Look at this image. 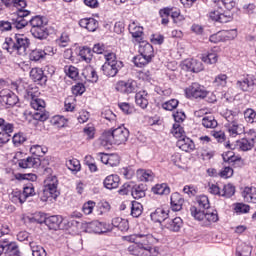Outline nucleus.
Returning <instances> with one entry per match:
<instances>
[{
  "mask_svg": "<svg viewBox=\"0 0 256 256\" xmlns=\"http://www.w3.org/2000/svg\"><path fill=\"white\" fill-rule=\"evenodd\" d=\"M227 79H229V77L227 76V74H218L213 83L217 86V87H226L227 86Z\"/></svg>",
  "mask_w": 256,
  "mask_h": 256,
  "instance_id": "nucleus-54",
  "label": "nucleus"
},
{
  "mask_svg": "<svg viewBox=\"0 0 256 256\" xmlns=\"http://www.w3.org/2000/svg\"><path fill=\"white\" fill-rule=\"evenodd\" d=\"M149 63H151V58L143 54H139L136 57H134V65L136 67H145V65H148Z\"/></svg>",
  "mask_w": 256,
  "mask_h": 256,
  "instance_id": "nucleus-44",
  "label": "nucleus"
},
{
  "mask_svg": "<svg viewBox=\"0 0 256 256\" xmlns=\"http://www.w3.org/2000/svg\"><path fill=\"white\" fill-rule=\"evenodd\" d=\"M39 165H42V167H45V165H49V160L47 159H39L35 157H28L26 159H21L18 161V166L21 169H37Z\"/></svg>",
  "mask_w": 256,
  "mask_h": 256,
  "instance_id": "nucleus-14",
  "label": "nucleus"
},
{
  "mask_svg": "<svg viewBox=\"0 0 256 256\" xmlns=\"http://www.w3.org/2000/svg\"><path fill=\"white\" fill-rule=\"evenodd\" d=\"M211 3L214 7H217V9L209 11L208 19L215 21L216 23H229V21L233 19V12H231L232 10L225 9V6L223 5H221V8H219V6L213 3V0H211ZM223 9H225V11L221 12Z\"/></svg>",
  "mask_w": 256,
  "mask_h": 256,
  "instance_id": "nucleus-7",
  "label": "nucleus"
},
{
  "mask_svg": "<svg viewBox=\"0 0 256 256\" xmlns=\"http://www.w3.org/2000/svg\"><path fill=\"white\" fill-rule=\"evenodd\" d=\"M190 211L192 217L197 219V221H203L204 219L208 221V223H217V221H219L217 210H199L197 207L192 206Z\"/></svg>",
  "mask_w": 256,
  "mask_h": 256,
  "instance_id": "nucleus-9",
  "label": "nucleus"
},
{
  "mask_svg": "<svg viewBox=\"0 0 256 256\" xmlns=\"http://www.w3.org/2000/svg\"><path fill=\"white\" fill-rule=\"evenodd\" d=\"M30 153H32V155H36V157H43V155L47 153V148L41 145H33L30 148Z\"/></svg>",
  "mask_w": 256,
  "mask_h": 256,
  "instance_id": "nucleus-52",
  "label": "nucleus"
},
{
  "mask_svg": "<svg viewBox=\"0 0 256 256\" xmlns=\"http://www.w3.org/2000/svg\"><path fill=\"white\" fill-rule=\"evenodd\" d=\"M30 77L34 81H42L43 77H45V74L41 68H32L30 71Z\"/></svg>",
  "mask_w": 256,
  "mask_h": 256,
  "instance_id": "nucleus-49",
  "label": "nucleus"
},
{
  "mask_svg": "<svg viewBox=\"0 0 256 256\" xmlns=\"http://www.w3.org/2000/svg\"><path fill=\"white\" fill-rule=\"evenodd\" d=\"M202 125L206 129H215V127H217L218 123H217V120H215V117L206 116L202 119Z\"/></svg>",
  "mask_w": 256,
  "mask_h": 256,
  "instance_id": "nucleus-46",
  "label": "nucleus"
},
{
  "mask_svg": "<svg viewBox=\"0 0 256 256\" xmlns=\"http://www.w3.org/2000/svg\"><path fill=\"white\" fill-rule=\"evenodd\" d=\"M102 119L110 122V125H117V115L111 110H105L102 112Z\"/></svg>",
  "mask_w": 256,
  "mask_h": 256,
  "instance_id": "nucleus-48",
  "label": "nucleus"
},
{
  "mask_svg": "<svg viewBox=\"0 0 256 256\" xmlns=\"http://www.w3.org/2000/svg\"><path fill=\"white\" fill-rule=\"evenodd\" d=\"M222 32V39L225 41H233L237 37V29L224 30Z\"/></svg>",
  "mask_w": 256,
  "mask_h": 256,
  "instance_id": "nucleus-57",
  "label": "nucleus"
},
{
  "mask_svg": "<svg viewBox=\"0 0 256 256\" xmlns=\"http://www.w3.org/2000/svg\"><path fill=\"white\" fill-rule=\"evenodd\" d=\"M121 179L118 175L111 174L104 179L103 185L106 189H117Z\"/></svg>",
  "mask_w": 256,
  "mask_h": 256,
  "instance_id": "nucleus-26",
  "label": "nucleus"
},
{
  "mask_svg": "<svg viewBox=\"0 0 256 256\" xmlns=\"http://www.w3.org/2000/svg\"><path fill=\"white\" fill-rule=\"evenodd\" d=\"M152 191L155 195H169L171 193V189L167 184H157L152 188Z\"/></svg>",
  "mask_w": 256,
  "mask_h": 256,
  "instance_id": "nucleus-42",
  "label": "nucleus"
},
{
  "mask_svg": "<svg viewBox=\"0 0 256 256\" xmlns=\"http://www.w3.org/2000/svg\"><path fill=\"white\" fill-rule=\"evenodd\" d=\"M176 145L179 147V149L185 151L186 153H189V151H193V149H195V143H193V140L186 136L178 139Z\"/></svg>",
  "mask_w": 256,
  "mask_h": 256,
  "instance_id": "nucleus-21",
  "label": "nucleus"
},
{
  "mask_svg": "<svg viewBox=\"0 0 256 256\" xmlns=\"http://www.w3.org/2000/svg\"><path fill=\"white\" fill-rule=\"evenodd\" d=\"M137 177L140 181H152L155 177V174L151 170L140 169L137 171Z\"/></svg>",
  "mask_w": 256,
  "mask_h": 256,
  "instance_id": "nucleus-40",
  "label": "nucleus"
},
{
  "mask_svg": "<svg viewBox=\"0 0 256 256\" xmlns=\"http://www.w3.org/2000/svg\"><path fill=\"white\" fill-rule=\"evenodd\" d=\"M30 105L36 111L33 114V118L36 121H47L49 119V112L45 111V100L36 97L31 100Z\"/></svg>",
  "mask_w": 256,
  "mask_h": 256,
  "instance_id": "nucleus-11",
  "label": "nucleus"
},
{
  "mask_svg": "<svg viewBox=\"0 0 256 256\" xmlns=\"http://www.w3.org/2000/svg\"><path fill=\"white\" fill-rule=\"evenodd\" d=\"M79 25L80 27H83V29H87V31L93 33L97 31V28L99 27V22L94 18H83L80 20Z\"/></svg>",
  "mask_w": 256,
  "mask_h": 256,
  "instance_id": "nucleus-22",
  "label": "nucleus"
},
{
  "mask_svg": "<svg viewBox=\"0 0 256 256\" xmlns=\"http://www.w3.org/2000/svg\"><path fill=\"white\" fill-rule=\"evenodd\" d=\"M244 119L246 123H256V111L248 108L244 111Z\"/></svg>",
  "mask_w": 256,
  "mask_h": 256,
  "instance_id": "nucleus-53",
  "label": "nucleus"
},
{
  "mask_svg": "<svg viewBox=\"0 0 256 256\" xmlns=\"http://www.w3.org/2000/svg\"><path fill=\"white\" fill-rule=\"evenodd\" d=\"M29 87V84L23 80H16L15 82L11 83V89H14V91H17L20 95H25V92L27 91V88Z\"/></svg>",
  "mask_w": 256,
  "mask_h": 256,
  "instance_id": "nucleus-35",
  "label": "nucleus"
},
{
  "mask_svg": "<svg viewBox=\"0 0 256 256\" xmlns=\"http://www.w3.org/2000/svg\"><path fill=\"white\" fill-rule=\"evenodd\" d=\"M0 103L2 105H8L9 107H13L19 103V98L15 93H13L9 89H3L0 91Z\"/></svg>",
  "mask_w": 256,
  "mask_h": 256,
  "instance_id": "nucleus-15",
  "label": "nucleus"
},
{
  "mask_svg": "<svg viewBox=\"0 0 256 256\" xmlns=\"http://www.w3.org/2000/svg\"><path fill=\"white\" fill-rule=\"evenodd\" d=\"M131 195L134 199H143L145 197V190L141 186L132 187Z\"/></svg>",
  "mask_w": 256,
  "mask_h": 256,
  "instance_id": "nucleus-63",
  "label": "nucleus"
},
{
  "mask_svg": "<svg viewBox=\"0 0 256 256\" xmlns=\"http://www.w3.org/2000/svg\"><path fill=\"white\" fill-rule=\"evenodd\" d=\"M31 14L28 10L19 9L17 11V17L13 20V26L16 29H23L27 27L28 23L30 22L31 29H37L39 27H43L45 23L43 22V18L40 16H35L28 21L27 17Z\"/></svg>",
  "mask_w": 256,
  "mask_h": 256,
  "instance_id": "nucleus-4",
  "label": "nucleus"
},
{
  "mask_svg": "<svg viewBox=\"0 0 256 256\" xmlns=\"http://www.w3.org/2000/svg\"><path fill=\"white\" fill-rule=\"evenodd\" d=\"M186 97H193L194 99H205L209 95L205 86L194 82L185 89Z\"/></svg>",
  "mask_w": 256,
  "mask_h": 256,
  "instance_id": "nucleus-12",
  "label": "nucleus"
},
{
  "mask_svg": "<svg viewBox=\"0 0 256 256\" xmlns=\"http://www.w3.org/2000/svg\"><path fill=\"white\" fill-rule=\"evenodd\" d=\"M212 3L219 9H221V5H223L224 9L227 11H233V9L237 7V0H212Z\"/></svg>",
  "mask_w": 256,
  "mask_h": 256,
  "instance_id": "nucleus-29",
  "label": "nucleus"
},
{
  "mask_svg": "<svg viewBox=\"0 0 256 256\" xmlns=\"http://www.w3.org/2000/svg\"><path fill=\"white\" fill-rule=\"evenodd\" d=\"M254 85L255 82L253 81V78H250L249 76L238 80L236 83V87H238V89H240L241 91H251V87H253Z\"/></svg>",
  "mask_w": 256,
  "mask_h": 256,
  "instance_id": "nucleus-28",
  "label": "nucleus"
},
{
  "mask_svg": "<svg viewBox=\"0 0 256 256\" xmlns=\"http://www.w3.org/2000/svg\"><path fill=\"white\" fill-rule=\"evenodd\" d=\"M165 227L168 231H172V233H179V231H181V227H183V219H181V217L173 219L168 218L165 222Z\"/></svg>",
  "mask_w": 256,
  "mask_h": 256,
  "instance_id": "nucleus-19",
  "label": "nucleus"
},
{
  "mask_svg": "<svg viewBox=\"0 0 256 256\" xmlns=\"http://www.w3.org/2000/svg\"><path fill=\"white\" fill-rule=\"evenodd\" d=\"M29 45H31V42L27 36L24 34H15L5 39L2 48L10 55H20L24 57V55H27Z\"/></svg>",
  "mask_w": 256,
  "mask_h": 256,
  "instance_id": "nucleus-2",
  "label": "nucleus"
},
{
  "mask_svg": "<svg viewBox=\"0 0 256 256\" xmlns=\"http://www.w3.org/2000/svg\"><path fill=\"white\" fill-rule=\"evenodd\" d=\"M150 217L154 223H166L169 219V210L160 207L150 214Z\"/></svg>",
  "mask_w": 256,
  "mask_h": 256,
  "instance_id": "nucleus-18",
  "label": "nucleus"
},
{
  "mask_svg": "<svg viewBox=\"0 0 256 256\" xmlns=\"http://www.w3.org/2000/svg\"><path fill=\"white\" fill-rule=\"evenodd\" d=\"M242 197L247 203H256V188L255 187H245L242 192Z\"/></svg>",
  "mask_w": 256,
  "mask_h": 256,
  "instance_id": "nucleus-32",
  "label": "nucleus"
},
{
  "mask_svg": "<svg viewBox=\"0 0 256 256\" xmlns=\"http://www.w3.org/2000/svg\"><path fill=\"white\" fill-rule=\"evenodd\" d=\"M6 253L10 256H19V246L15 242L7 245H0V256Z\"/></svg>",
  "mask_w": 256,
  "mask_h": 256,
  "instance_id": "nucleus-23",
  "label": "nucleus"
},
{
  "mask_svg": "<svg viewBox=\"0 0 256 256\" xmlns=\"http://www.w3.org/2000/svg\"><path fill=\"white\" fill-rule=\"evenodd\" d=\"M172 135L178 140L183 139L185 137V130H183L180 124L175 123L172 128Z\"/></svg>",
  "mask_w": 256,
  "mask_h": 256,
  "instance_id": "nucleus-51",
  "label": "nucleus"
},
{
  "mask_svg": "<svg viewBox=\"0 0 256 256\" xmlns=\"http://www.w3.org/2000/svg\"><path fill=\"white\" fill-rule=\"evenodd\" d=\"M105 63L102 66V71L106 77H115L119 70L123 68V62L117 60V56L113 52H108L104 55Z\"/></svg>",
  "mask_w": 256,
  "mask_h": 256,
  "instance_id": "nucleus-5",
  "label": "nucleus"
},
{
  "mask_svg": "<svg viewBox=\"0 0 256 256\" xmlns=\"http://www.w3.org/2000/svg\"><path fill=\"white\" fill-rule=\"evenodd\" d=\"M86 139H95V126L93 124H88L83 129Z\"/></svg>",
  "mask_w": 256,
  "mask_h": 256,
  "instance_id": "nucleus-61",
  "label": "nucleus"
},
{
  "mask_svg": "<svg viewBox=\"0 0 256 256\" xmlns=\"http://www.w3.org/2000/svg\"><path fill=\"white\" fill-rule=\"evenodd\" d=\"M0 103L2 105H8L9 107H13L19 103V98L15 93H13L9 89H3L0 91Z\"/></svg>",
  "mask_w": 256,
  "mask_h": 256,
  "instance_id": "nucleus-16",
  "label": "nucleus"
},
{
  "mask_svg": "<svg viewBox=\"0 0 256 256\" xmlns=\"http://www.w3.org/2000/svg\"><path fill=\"white\" fill-rule=\"evenodd\" d=\"M115 90L123 95H131L137 90V82L133 79L119 80L115 85Z\"/></svg>",
  "mask_w": 256,
  "mask_h": 256,
  "instance_id": "nucleus-13",
  "label": "nucleus"
},
{
  "mask_svg": "<svg viewBox=\"0 0 256 256\" xmlns=\"http://www.w3.org/2000/svg\"><path fill=\"white\" fill-rule=\"evenodd\" d=\"M57 177L49 176L45 180V186L40 196L41 201L44 203L47 201H53L59 197V190H57Z\"/></svg>",
  "mask_w": 256,
  "mask_h": 256,
  "instance_id": "nucleus-6",
  "label": "nucleus"
},
{
  "mask_svg": "<svg viewBox=\"0 0 256 256\" xmlns=\"http://www.w3.org/2000/svg\"><path fill=\"white\" fill-rule=\"evenodd\" d=\"M143 214V204L139 203L137 201H132V206H131V215L132 217H141Z\"/></svg>",
  "mask_w": 256,
  "mask_h": 256,
  "instance_id": "nucleus-45",
  "label": "nucleus"
},
{
  "mask_svg": "<svg viewBox=\"0 0 256 256\" xmlns=\"http://www.w3.org/2000/svg\"><path fill=\"white\" fill-rule=\"evenodd\" d=\"M61 223H63V217L61 216H50L45 220L47 227H49V229H54L55 231L61 227Z\"/></svg>",
  "mask_w": 256,
  "mask_h": 256,
  "instance_id": "nucleus-30",
  "label": "nucleus"
},
{
  "mask_svg": "<svg viewBox=\"0 0 256 256\" xmlns=\"http://www.w3.org/2000/svg\"><path fill=\"white\" fill-rule=\"evenodd\" d=\"M81 229L85 231V233H109V231H113V226L111 224H107L105 222L93 221V222H83L81 224Z\"/></svg>",
  "mask_w": 256,
  "mask_h": 256,
  "instance_id": "nucleus-10",
  "label": "nucleus"
},
{
  "mask_svg": "<svg viewBox=\"0 0 256 256\" xmlns=\"http://www.w3.org/2000/svg\"><path fill=\"white\" fill-rule=\"evenodd\" d=\"M25 219L30 223H45V221H47V218H45L41 213H36L33 216H27Z\"/></svg>",
  "mask_w": 256,
  "mask_h": 256,
  "instance_id": "nucleus-60",
  "label": "nucleus"
},
{
  "mask_svg": "<svg viewBox=\"0 0 256 256\" xmlns=\"http://www.w3.org/2000/svg\"><path fill=\"white\" fill-rule=\"evenodd\" d=\"M185 200L181 197L180 193H174L171 196L172 211H181L183 209V203Z\"/></svg>",
  "mask_w": 256,
  "mask_h": 256,
  "instance_id": "nucleus-31",
  "label": "nucleus"
},
{
  "mask_svg": "<svg viewBox=\"0 0 256 256\" xmlns=\"http://www.w3.org/2000/svg\"><path fill=\"white\" fill-rule=\"evenodd\" d=\"M129 139V130L125 127H118L114 130H108L103 132L100 141L101 146L109 149L111 145H124Z\"/></svg>",
  "mask_w": 256,
  "mask_h": 256,
  "instance_id": "nucleus-3",
  "label": "nucleus"
},
{
  "mask_svg": "<svg viewBox=\"0 0 256 256\" xmlns=\"http://www.w3.org/2000/svg\"><path fill=\"white\" fill-rule=\"evenodd\" d=\"M66 167L70 171H81V163L79 162V160H77L75 158L67 160Z\"/></svg>",
  "mask_w": 256,
  "mask_h": 256,
  "instance_id": "nucleus-55",
  "label": "nucleus"
},
{
  "mask_svg": "<svg viewBox=\"0 0 256 256\" xmlns=\"http://www.w3.org/2000/svg\"><path fill=\"white\" fill-rule=\"evenodd\" d=\"M251 251H253L251 244L241 242L236 249V256H251Z\"/></svg>",
  "mask_w": 256,
  "mask_h": 256,
  "instance_id": "nucleus-33",
  "label": "nucleus"
},
{
  "mask_svg": "<svg viewBox=\"0 0 256 256\" xmlns=\"http://www.w3.org/2000/svg\"><path fill=\"white\" fill-rule=\"evenodd\" d=\"M109 211H111V204H109V202H101L97 206L96 215H105V213H109Z\"/></svg>",
  "mask_w": 256,
  "mask_h": 256,
  "instance_id": "nucleus-50",
  "label": "nucleus"
},
{
  "mask_svg": "<svg viewBox=\"0 0 256 256\" xmlns=\"http://www.w3.org/2000/svg\"><path fill=\"white\" fill-rule=\"evenodd\" d=\"M82 75L86 81H89L90 83H97V81H99V76L97 75L95 68L92 66H87L83 69Z\"/></svg>",
  "mask_w": 256,
  "mask_h": 256,
  "instance_id": "nucleus-25",
  "label": "nucleus"
},
{
  "mask_svg": "<svg viewBox=\"0 0 256 256\" xmlns=\"http://www.w3.org/2000/svg\"><path fill=\"white\" fill-rule=\"evenodd\" d=\"M233 195H235V186H233L232 184L224 185L221 196L229 198L233 197Z\"/></svg>",
  "mask_w": 256,
  "mask_h": 256,
  "instance_id": "nucleus-62",
  "label": "nucleus"
},
{
  "mask_svg": "<svg viewBox=\"0 0 256 256\" xmlns=\"http://www.w3.org/2000/svg\"><path fill=\"white\" fill-rule=\"evenodd\" d=\"M129 31L132 37L136 39V41L138 42L141 41V37L143 35V27L137 26L135 25V22H133L132 24L129 25Z\"/></svg>",
  "mask_w": 256,
  "mask_h": 256,
  "instance_id": "nucleus-38",
  "label": "nucleus"
},
{
  "mask_svg": "<svg viewBox=\"0 0 256 256\" xmlns=\"http://www.w3.org/2000/svg\"><path fill=\"white\" fill-rule=\"evenodd\" d=\"M3 5L6 7H11V5H14V7H20L19 9H25L27 7V2L25 0H1Z\"/></svg>",
  "mask_w": 256,
  "mask_h": 256,
  "instance_id": "nucleus-43",
  "label": "nucleus"
},
{
  "mask_svg": "<svg viewBox=\"0 0 256 256\" xmlns=\"http://www.w3.org/2000/svg\"><path fill=\"white\" fill-rule=\"evenodd\" d=\"M138 52L140 55H144L150 59H153V46L147 41H139Z\"/></svg>",
  "mask_w": 256,
  "mask_h": 256,
  "instance_id": "nucleus-24",
  "label": "nucleus"
},
{
  "mask_svg": "<svg viewBox=\"0 0 256 256\" xmlns=\"http://www.w3.org/2000/svg\"><path fill=\"white\" fill-rule=\"evenodd\" d=\"M182 69L184 71H191L192 73H199L203 71V63L199 62V60L188 59L182 64Z\"/></svg>",
  "mask_w": 256,
  "mask_h": 256,
  "instance_id": "nucleus-17",
  "label": "nucleus"
},
{
  "mask_svg": "<svg viewBox=\"0 0 256 256\" xmlns=\"http://www.w3.org/2000/svg\"><path fill=\"white\" fill-rule=\"evenodd\" d=\"M30 31H31L33 37H35V39H47V35H49L45 25L40 26L38 28H31Z\"/></svg>",
  "mask_w": 256,
  "mask_h": 256,
  "instance_id": "nucleus-37",
  "label": "nucleus"
},
{
  "mask_svg": "<svg viewBox=\"0 0 256 256\" xmlns=\"http://www.w3.org/2000/svg\"><path fill=\"white\" fill-rule=\"evenodd\" d=\"M135 101L141 109H147V105H149V94H147V91L145 90L137 92Z\"/></svg>",
  "mask_w": 256,
  "mask_h": 256,
  "instance_id": "nucleus-27",
  "label": "nucleus"
},
{
  "mask_svg": "<svg viewBox=\"0 0 256 256\" xmlns=\"http://www.w3.org/2000/svg\"><path fill=\"white\" fill-rule=\"evenodd\" d=\"M30 247L32 249L33 256H47V252L42 246L35 245V243L31 242Z\"/></svg>",
  "mask_w": 256,
  "mask_h": 256,
  "instance_id": "nucleus-56",
  "label": "nucleus"
},
{
  "mask_svg": "<svg viewBox=\"0 0 256 256\" xmlns=\"http://www.w3.org/2000/svg\"><path fill=\"white\" fill-rule=\"evenodd\" d=\"M198 207L201 209L207 210L211 207V204L209 203V198L206 195H201L196 198Z\"/></svg>",
  "mask_w": 256,
  "mask_h": 256,
  "instance_id": "nucleus-47",
  "label": "nucleus"
},
{
  "mask_svg": "<svg viewBox=\"0 0 256 256\" xmlns=\"http://www.w3.org/2000/svg\"><path fill=\"white\" fill-rule=\"evenodd\" d=\"M79 55H80L81 59L86 61V63H89L93 57V54L91 53V48H89V47H83L80 50Z\"/></svg>",
  "mask_w": 256,
  "mask_h": 256,
  "instance_id": "nucleus-59",
  "label": "nucleus"
},
{
  "mask_svg": "<svg viewBox=\"0 0 256 256\" xmlns=\"http://www.w3.org/2000/svg\"><path fill=\"white\" fill-rule=\"evenodd\" d=\"M9 199L10 201H12V203H15L16 205H23V203H25V196L20 192V191H13L10 195H9Z\"/></svg>",
  "mask_w": 256,
  "mask_h": 256,
  "instance_id": "nucleus-41",
  "label": "nucleus"
},
{
  "mask_svg": "<svg viewBox=\"0 0 256 256\" xmlns=\"http://www.w3.org/2000/svg\"><path fill=\"white\" fill-rule=\"evenodd\" d=\"M226 121V129L230 137H239V135H243L245 133V126L239 122V119L231 112L226 113L225 115Z\"/></svg>",
  "mask_w": 256,
  "mask_h": 256,
  "instance_id": "nucleus-8",
  "label": "nucleus"
},
{
  "mask_svg": "<svg viewBox=\"0 0 256 256\" xmlns=\"http://www.w3.org/2000/svg\"><path fill=\"white\" fill-rule=\"evenodd\" d=\"M256 137L254 138H242L241 140L236 141V148L239 151H251L255 147Z\"/></svg>",
  "mask_w": 256,
  "mask_h": 256,
  "instance_id": "nucleus-20",
  "label": "nucleus"
},
{
  "mask_svg": "<svg viewBox=\"0 0 256 256\" xmlns=\"http://www.w3.org/2000/svg\"><path fill=\"white\" fill-rule=\"evenodd\" d=\"M45 58V52L41 49L32 50L30 53V60L31 61H41V59Z\"/></svg>",
  "mask_w": 256,
  "mask_h": 256,
  "instance_id": "nucleus-64",
  "label": "nucleus"
},
{
  "mask_svg": "<svg viewBox=\"0 0 256 256\" xmlns=\"http://www.w3.org/2000/svg\"><path fill=\"white\" fill-rule=\"evenodd\" d=\"M181 14V10L177 9V8H163L160 10V15H162V17H169V15H171L173 21L175 19H177L178 15Z\"/></svg>",
  "mask_w": 256,
  "mask_h": 256,
  "instance_id": "nucleus-39",
  "label": "nucleus"
},
{
  "mask_svg": "<svg viewBox=\"0 0 256 256\" xmlns=\"http://www.w3.org/2000/svg\"><path fill=\"white\" fill-rule=\"evenodd\" d=\"M128 241H131L132 245L128 247L129 253L135 256H157L159 255V248L151 246L153 243V236L151 234L143 235L136 234L129 236Z\"/></svg>",
  "mask_w": 256,
  "mask_h": 256,
  "instance_id": "nucleus-1",
  "label": "nucleus"
},
{
  "mask_svg": "<svg viewBox=\"0 0 256 256\" xmlns=\"http://www.w3.org/2000/svg\"><path fill=\"white\" fill-rule=\"evenodd\" d=\"M111 227H116L119 231H128L129 230V221L121 217H116L112 220Z\"/></svg>",
  "mask_w": 256,
  "mask_h": 256,
  "instance_id": "nucleus-34",
  "label": "nucleus"
},
{
  "mask_svg": "<svg viewBox=\"0 0 256 256\" xmlns=\"http://www.w3.org/2000/svg\"><path fill=\"white\" fill-rule=\"evenodd\" d=\"M37 95H39V92L37 91V88H32V87L28 86L26 88V92L23 94V97L25 99L33 101V99L37 98Z\"/></svg>",
  "mask_w": 256,
  "mask_h": 256,
  "instance_id": "nucleus-58",
  "label": "nucleus"
},
{
  "mask_svg": "<svg viewBox=\"0 0 256 256\" xmlns=\"http://www.w3.org/2000/svg\"><path fill=\"white\" fill-rule=\"evenodd\" d=\"M219 59V55L214 50L208 52V54H203L201 57V61L206 63L207 65H215Z\"/></svg>",
  "mask_w": 256,
  "mask_h": 256,
  "instance_id": "nucleus-36",
  "label": "nucleus"
}]
</instances>
